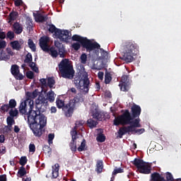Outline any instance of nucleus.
I'll return each mask as SVG.
<instances>
[{
	"label": "nucleus",
	"instance_id": "69168bd1",
	"mask_svg": "<svg viewBox=\"0 0 181 181\" xmlns=\"http://www.w3.org/2000/svg\"><path fill=\"white\" fill-rule=\"evenodd\" d=\"M98 77L99 80L103 81L104 79V72L99 71L98 74Z\"/></svg>",
	"mask_w": 181,
	"mask_h": 181
},
{
	"label": "nucleus",
	"instance_id": "4be33fe9",
	"mask_svg": "<svg viewBox=\"0 0 181 181\" xmlns=\"http://www.w3.org/2000/svg\"><path fill=\"white\" fill-rule=\"evenodd\" d=\"M13 28L16 35H21V33H22V32L23 31L22 25H21V24L18 22L13 23Z\"/></svg>",
	"mask_w": 181,
	"mask_h": 181
},
{
	"label": "nucleus",
	"instance_id": "ddd939ff",
	"mask_svg": "<svg viewBox=\"0 0 181 181\" xmlns=\"http://www.w3.org/2000/svg\"><path fill=\"white\" fill-rule=\"evenodd\" d=\"M71 136V141L69 144L70 149L72 152L77 151V139L78 138V132H70Z\"/></svg>",
	"mask_w": 181,
	"mask_h": 181
},
{
	"label": "nucleus",
	"instance_id": "f03ea898",
	"mask_svg": "<svg viewBox=\"0 0 181 181\" xmlns=\"http://www.w3.org/2000/svg\"><path fill=\"white\" fill-rule=\"evenodd\" d=\"M83 101H84V98H83L81 94H78L66 104H64V100L57 98L56 104L59 110L62 109L65 117H71L74 112V110H77V107H80V103H83Z\"/></svg>",
	"mask_w": 181,
	"mask_h": 181
},
{
	"label": "nucleus",
	"instance_id": "4468645a",
	"mask_svg": "<svg viewBox=\"0 0 181 181\" xmlns=\"http://www.w3.org/2000/svg\"><path fill=\"white\" fill-rule=\"evenodd\" d=\"M141 112H142V109H141V106L138 105H133L131 107V115L134 119H140L139 116L141 115Z\"/></svg>",
	"mask_w": 181,
	"mask_h": 181
},
{
	"label": "nucleus",
	"instance_id": "39448f33",
	"mask_svg": "<svg viewBox=\"0 0 181 181\" xmlns=\"http://www.w3.org/2000/svg\"><path fill=\"white\" fill-rule=\"evenodd\" d=\"M123 112L121 115L115 118L113 121L114 125H134L135 119L132 117L131 112L129 110H122Z\"/></svg>",
	"mask_w": 181,
	"mask_h": 181
},
{
	"label": "nucleus",
	"instance_id": "2eb2a0df",
	"mask_svg": "<svg viewBox=\"0 0 181 181\" xmlns=\"http://www.w3.org/2000/svg\"><path fill=\"white\" fill-rule=\"evenodd\" d=\"M121 90L129 91V76L128 75H123L121 78Z\"/></svg>",
	"mask_w": 181,
	"mask_h": 181
},
{
	"label": "nucleus",
	"instance_id": "c03bdc74",
	"mask_svg": "<svg viewBox=\"0 0 181 181\" xmlns=\"http://www.w3.org/2000/svg\"><path fill=\"white\" fill-rule=\"evenodd\" d=\"M26 77L30 80H33V78H35V74L32 71H28L26 72Z\"/></svg>",
	"mask_w": 181,
	"mask_h": 181
},
{
	"label": "nucleus",
	"instance_id": "72a5a7b5",
	"mask_svg": "<svg viewBox=\"0 0 181 181\" xmlns=\"http://www.w3.org/2000/svg\"><path fill=\"white\" fill-rule=\"evenodd\" d=\"M54 84H56V81H54V77H49L47 78V86H48V87L49 88H53V86H54Z\"/></svg>",
	"mask_w": 181,
	"mask_h": 181
},
{
	"label": "nucleus",
	"instance_id": "e2e57ef3",
	"mask_svg": "<svg viewBox=\"0 0 181 181\" xmlns=\"http://www.w3.org/2000/svg\"><path fill=\"white\" fill-rule=\"evenodd\" d=\"M6 53L8 54V56H13V52H12V49L7 47L6 49Z\"/></svg>",
	"mask_w": 181,
	"mask_h": 181
},
{
	"label": "nucleus",
	"instance_id": "0eeeda50",
	"mask_svg": "<svg viewBox=\"0 0 181 181\" xmlns=\"http://www.w3.org/2000/svg\"><path fill=\"white\" fill-rule=\"evenodd\" d=\"M54 46L55 47H51L50 48L48 47V50H45V52L49 53L53 58H56L57 56H59V57L62 59L66 57V48H64V45L59 41H55Z\"/></svg>",
	"mask_w": 181,
	"mask_h": 181
},
{
	"label": "nucleus",
	"instance_id": "ea45409f",
	"mask_svg": "<svg viewBox=\"0 0 181 181\" xmlns=\"http://www.w3.org/2000/svg\"><path fill=\"white\" fill-rule=\"evenodd\" d=\"M86 150V139H83L81 146L78 148V152H83V151Z\"/></svg>",
	"mask_w": 181,
	"mask_h": 181
},
{
	"label": "nucleus",
	"instance_id": "3c124183",
	"mask_svg": "<svg viewBox=\"0 0 181 181\" xmlns=\"http://www.w3.org/2000/svg\"><path fill=\"white\" fill-rule=\"evenodd\" d=\"M7 39H10V40H12L13 37H15V33L13 31H8L6 34Z\"/></svg>",
	"mask_w": 181,
	"mask_h": 181
},
{
	"label": "nucleus",
	"instance_id": "052dcab7",
	"mask_svg": "<svg viewBox=\"0 0 181 181\" xmlns=\"http://www.w3.org/2000/svg\"><path fill=\"white\" fill-rule=\"evenodd\" d=\"M6 47V41H1L0 42V50L2 49H5Z\"/></svg>",
	"mask_w": 181,
	"mask_h": 181
},
{
	"label": "nucleus",
	"instance_id": "8fccbe9b",
	"mask_svg": "<svg viewBox=\"0 0 181 181\" xmlns=\"http://www.w3.org/2000/svg\"><path fill=\"white\" fill-rule=\"evenodd\" d=\"M53 139H54V134H48V144L49 145H51V144H53Z\"/></svg>",
	"mask_w": 181,
	"mask_h": 181
},
{
	"label": "nucleus",
	"instance_id": "b1692460",
	"mask_svg": "<svg viewBox=\"0 0 181 181\" xmlns=\"http://www.w3.org/2000/svg\"><path fill=\"white\" fill-rule=\"evenodd\" d=\"M11 59V56L8 54L6 51L4 49H0V60L4 61V62H8Z\"/></svg>",
	"mask_w": 181,
	"mask_h": 181
},
{
	"label": "nucleus",
	"instance_id": "a878e982",
	"mask_svg": "<svg viewBox=\"0 0 181 181\" xmlns=\"http://www.w3.org/2000/svg\"><path fill=\"white\" fill-rule=\"evenodd\" d=\"M98 124V122L93 120V119H89L87 120V125L91 129H93V128H95V127H97Z\"/></svg>",
	"mask_w": 181,
	"mask_h": 181
},
{
	"label": "nucleus",
	"instance_id": "6e6d98bb",
	"mask_svg": "<svg viewBox=\"0 0 181 181\" xmlns=\"http://www.w3.org/2000/svg\"><path fill=\"white\" fill-rule=\"evenodd\" d=\"M16 80H23L24 76L23 74H21V72H19L17 75L14 76Z\"/></svg>",
	"mask_w": 181,
	"mask_h": 181
},
{
	"label": "nucleus",
	"instance_id": "cd10ccee",
	"mask_svg": "<svg viewBox=\"0 0 181 181\" xmlns=\"http://www.w3.org/2000/svg\"><path fill=\"white\" fill-rule=\"evenodd\" d=\"M52 177H54V179L57 178V177L59 176V164L57 163L54 165V168H52Z\"/></svg>",
	"mask_w": 181,
	"mask_h": 181
},
{
	"label": "nucleus",
	"instance_id": "13d9d810",
	"mask_svg": "<svg viewBox=\"0 0 181 181\" xmlns=\"http://www.w3.org/2000/svg\"><path fill=\"white\" fill-rule=\"evenodd\" d=\"M41 86H42V87H47V81H46V78H41L40 79Z\"/></svg>",
	"mask_w": 181,
	"mask_h": 181
},
{
	"label": "nucleus",
	"instance_id": "412c9836",
	"mask_svg": "<svg viewBox=\"0 0 181 181\" xmlns=\"http://www.w3.org/2000/svg\"><path fill=\"white\" fill-rule=\"evenodd\" d=\"M93 118L97 121H103L105 118V115L101 112L95 111L93 113Z\"/></svg>",
	"mask_w": 181,
	"mask_h": 181
},
{
	"label": "nucleus",
	"instance_id": "37998d69",
	"mask_svg": "<svg viewBox=\"0 0 181 181\" xmlns=\"http://www.w3.org/2000/svg\"><path fill=\"white\" fill-rule=\"evenodd\" d=\"M19 163L21 166H25V165L28 163V158H26V156H22L20 159Z\"/></svg>",
	"mask_w": 181,
	"mask_h": 181
},
{
	"label": "nucleus",
	"instance_id": "58836bf2",
	"mask_svg": "<svg viewBox=\"0 0 181 181\" xmlns=\"http://www.w3.org/2000/svg\"><path fill=\"white\" fill-rule=\"evenodd\" d=\"M18 114H19V111H18V109H11V110L9 111V115L13 118H15V117H18Z\"/></svg>",
	"mask_w": 181,
	"mask_h": 181
},
{
	"label": "nucleus",
	"instance_id": "603ef678",
	"mask_svg": "<svg viewBox=\"0 0 181 181\" xmlns=\"http://www.w3.org/2000/svg\"><path fill=\"white\" fill-rule=\"evenodd\" d=\"M18 13L16 12H11L9 14V21H15Z\"/></svg>",
	"mask_w": 181,
	"mask_h": 181
},
{
	"label": "nucleus",
	"instance_id": "6e6552de",
	"mask_svg": "<svg viewBox=\"0 0 181 181\" xmlns=\"http://www.w3.org/2000/svg\"><path fill=\"white\" fill-rule=\"evenodd\" d=\"M54 92L51 90L47 93V98L43 95L38 96L37 99L35 100L36 108H44L45 110L48 105L47 101L54 103Z\"/></svg>",
	"mask_w": 181,
	"mask_h": 181
},
{
	"label": "nucleus",
	"instance_id": "f704fd0d",
	"mask_svg": "<svg viewBox=\"0 0 181 181\" xmlns=\"http://www.w3.org/2000/svg\"><path fill=\"white\" fill-rule=\"evenodd\" d=\"M105 135H104V134L103 133H99L98 134V136L96 137V141L98 142H100V143H103V142H105Z\"/></svg>",
	"mask_w": 181,
	"mask_h": 181
},
{
	"label": "nucleus",
	"instance_id": "c85d7f7f",
	"mask_svg": "<svg viewBox=\"0 0 181 181\" xmlns=\"http://www.w3.org/2000/svg\"><path fill=\"white\" fill-rule=\"evenodd\" d=\"M11 71V74H13V76H18V74L20 72L19 66H18L16 64L12 65Z\"/></svg>",
	"mask_w": 181,
	"mask_h": 181
},
{
	"label": "nucleus",
	"instance_id": "864d4df0",
	"mask_svg": "<svg viewBox=\"0 0 181 181\" xmlns=\"http://www.w3.org/2000/svg\"><path fill=\"white\" fill-rule=\"evenodd\" d=\"M11 107H9V105L8 104H6V105H4L1 107V111H4V112H8L9 111V109Z\"/></svg>",
	"mask_w": 181,
	"mask_h": 181
},
{
	"label": "nucleus",
	"instance_id": "bb28decb",
	"mask_svg": "<svg viewBox=\"0 0 181 181\" xmlns=\"http://www.w3.org/2000/svg\"><path fill=\"white\" fill-rule=\"evenodd\" d=\"M83 125H84V121H83V120L77 121L75 123V127L72 129L71 132H77V129H78V128H80V127H83Z\"/></svg>",
	"mask_w": 181,
	"mask_h": 181
},
{
	"label": "nucleus",
	"instance_id": "6ab92c4d",
	"mask_svg": "<svg viewBox=\"0 0 181 181\" xmlns=\"http://www.w3.org/2000/svg\"><path fill=\"white\" fill-rule=\"evenodd\" d=\"M49 19V16L47 15H42V13H38L35 16V21L36 22H40L43 23V22H47Z\"/></svg>",
	"mask_w": 181,
	"mask_h": 181
},
{
	"label": "nucleus",
	"instance_id": "473e14b6",
	"mask_svg": "<svg viewBox=\"0 0 181 181\" xmlns=\"http://www.w3.org/2000/svg\"><path fill=\"white\" fill-rule=\"evenodd\" d=\"M28 47L31 49L32 52H36V45H35V42H33V40L28 39Z\"/></svg>",
	"mask_w": 181,
	"mask_h": 181
},
{
	"label": "nucleus",
	"instance_id": "7ed1b4c3",
	"mask_svg": "<svg viewBox=\"0 0 181 181\" xmlns=\"http://www.w3.org/2000/svg\"><path fill=\"white\" fill-rule=\"evenodd\" d=\"M123 57L122 60L126 63L134 62V56L138 53V45L132 41H126L122 43Z\"/></svg>",
	"mask_w": 181,
	"mask_h": 181
},
{
	"label": "nucleus",
	"instance_id": "e433bc0d",
	"mask_svg": "<svg viewBox=\"0 0 181 181\" xmlns=\"http://www.w3.org/2000/svg\"><path fill=\"white\" fill-rule=\"evenodd\" d=\"M42 150L45 153H47L49 156L52 155V148H50L49 146L44 145L42 147Z\"/></svg>",
	"mask_w": 181,
	"mask_h": 181
},
{
	"label": "nucleus",
	"instance_id": "7c9ffc66",
	"mask_svg": "<svg viewBox=\"0 0 181 181\" xmlns=\"http://www.w3.org/2000/svg\"><path fill=\"white\" fill-rule=\"evenodd\" d=\"M112 80V76L111 75V73L106 71L105 74V83L106 84H110Z\"/></svg>",
	"mask_w": 181,
	"mask_h": 181
},
{
	"label": "nucleus",
	"instance_id": "bf43d9fd",
	"mask_svg": "<svg viewBox=\"0 0 181 181\" xmlns=\"http://www.w3.org/2000/svg\"><path fill=\"white\" fill-rule=\"evenodd\" d=\"M27 28L28 29H32L33 28V23L32 21V19H28V23H27Z\"/></svg>",
	"mask_w": 181,
	"mask_h": 181
},
{
	"label": "nucleus",
	"instance_id": "4c0bfd02",
	"mask_svg": "<svg viewBox=\"0 0 181 181\" xmlns=\"http://www.w3.org/2000/svg\"><path fill=\"white\" fill-rule=\"evenodd\" d=\"M83 38H84V37H81L78 35H74L72 36V40L74 42H78L79 43H81Z\"/></svg>",
	"mask_w": 181,
	"mask_h": 181
},
{
	"label": "nucleus",
	"instance_id": "09e8293b",
	"mask_svg": "<svg viewBox=\"0 0 181 181\" xmlns=\"http://www.w3.org/2000/svg\"><path fill=\"white\" fill-rule=\"evenodd\" d=\"M80 47H81V45L78 42H74L72 44V49H74V50H80Z\"/></svg>",
	"mask_w": 181,
	"mask_h": 181
},
{
	"label": "nucleus",
	"instance_id": "a18cd8bd",
	"mask_svg": "<svg viewBox=\"0 0 181 181\" xmlns=\"http://www.w3.org/2000/svg\"><path fill=\"white\" fill-rule=\"evenodd\" d=\"M8 105L10 107V108H15V107H16V100H15V99H11Z\"/></svg>",
	"mask_w": 181,
	"mask_h": 181
},
{
	"label": "nucleus",
	"instance_id": "c756f323",
	"mask_svg": "<svg viewBox=\"0 0 181 181\" xmlns=\"http://www.w3.org/2000/svg\"><path fill=\"white\" fill-rule=\"evenodd\" d=\"M26 173H28L26 168H25L23 166H21L17 173V176H18V177H23Z\"/></svg>",
	"mask_w": 181,
	"mask_h": 181
},
{
	"label": "nucleus",
	"instance_id": "aec40b11",
	"mask_svg": "<svg viewBox=\"0 0 181 181\" xmlns=\"http://www.w3.org/2000/svg\"><path fill=\"white\" fill-rule=\"evenodd\" d=\"M132 163L136 167V169L139 170V168H141V166L145 163V161L141 158H134L133 161H132Z\"/></svg>",
	"mask_w": 181,
	"mask_h": 181
},
{
	"label": "nucleus",
	"instance_id": "79ce46f5",
	"mask_svg": "<svg viewBox=\"0 0 181 181\" xmlns=\"http://www.w3.org/2000/svg\"><path fill=\"white\" fill-rule=\"evenodd\" d=\"M165 181H175V178H173V175L170 172L165 173Z\"/></svg>",
	"mask_w": 181,
	"mask_h": 181
},
{
	"label": "nucleus",
	"instance_id": "680f3d73",
	"mask_svg": "<svg viewBox=\"0 0 181 181\" xmlns=\"http://www.w3.org/2000/svg\"><path fill=\"white\" fill-rule=\"evenodd\" d=\"M5 37H6V34L5 33V32H3V30L0 28V39H1V40H4Z\"/></svg>",
	"mask_w": 181,
	"mask_h": 181
},
{
	"label": "nucleus",
	"instance_id": "20e7f679",
	"mask_svg": "<svg viewBox=\"0 0 181 181\" xmlns=\"http://www.w3.org/2000/svg\"><path fill=\"white\" fill-rule=\"evenodd\" d=\"M58 67L63 78H69V80H71L74 78L76 71H74V68L73 67V65L70 64L69 59H62L59 64Z\"/></svg>",
	"mask_w": 181,
	"mask_h": 181
},
{
	"label": "nucleus",
	"instance_id": "f3484780",
	"mask_svg": "<svg viewBox=\"0 0 181 181\" xmlns=\"http://www.w3.org/2000/svg\"><path fill=\"white\" fill-rule=\"evenodd\" d=\"M47 43H49V37L44 36L40 39V47H41L43 52L48 50L47 48L49 47V45Z\"/></svg>",
	"mask_w": 181,
	"mask_h": 181
},
{
	"label": "nucleus",
	"instance_id": "a19ab883",
	"mask_svg": "<svg viewBox=\"0 0 181 181\" xmlns=\"http://www.w3.org/2000/svg\"><path fill=\"white\" fill-rule=\"evenodd\" d=\"M132 132H134V134H137L138 135H141V134H144V132H145V129L142 128V129H135L132 128Z\"/></svg>",
	"mask_w": 181,
	"mask_h": 181
},
{
	"label": "nucleus",
	"instance_id": "de8ad7c7",
	"mask_svg": "<svg viewBox=\"0 0 181 181\" xmlns=\"http://www.w3.org/2000/svg\"><path fill=\"white\" fill-rule=\"evenodd\" d=\"M7 121V125H13L15 124V119H13V117L9 116L6 119Z\"/></svg>",
	"mask_w": 181,
	"mask_h": 181
},
{
	"label": "nucleus",
	"instance_id": "2f4dec72",
	"mask_svg": "<svg viewBox=\"0 0 181 181\" xmlns=\"http://www.w3.org/2000/svg\"><path fill=\"white\" fill-rule=\"evenodd\" d=\"M28 64L31 70H33V71H35V73H39V68L36 66V63L33 62V61H31Z\"/></svg>",
	"mask_w": 181,
	"mask_h": 181
},
{
	"label": "nucleus",
	"instance_id": "c9c22d12",
	"mask_svg": "<svg viewBox=\"0 0 181 181\" xmlns=\"http://www.w3.org/2000/svg\"><path fill=\"white\" fill-rule=\"evenodd\" d=\"M30 62H33V57H32V54H30V52H28L25 56L24 63H26V64H28L30 63Z\"/></svg>",
	"mask_w": 181,
	"mask_h": 181
},
{
	"label": "nucleus",
	"instance_id": "f257e3e1",
	"mask_svg": "<svg viewBox=\"0 0 181 181\" xmlns=\"http://www.w3.org/2000/svg\"><path fill=\"white\" fill-rule=\"evenodd\" d=\"M42 111H45V108H37V110L30 109L28 112L24 115V118L27 120L33 134L38 138L42 135V129L46 127V117L40 113Z\"/></svg>",
	"mask_w": 181,
	"mask_h": 181
},
{
	"label": "nucleus",
	"instance_id": "1a4fd4ad",
	"mask_svg": "<svg viewBox=\"0 0 181 181\" xmlns=\"http://www.w3.org/2000/svg\"><path fill=\"white\" fill-rule=\"evenodd\" d=\"M48 30L51 33H54L55 36H57V39H59L61 42H67V40L70 39V33L69 30L57 28L53 24L49 25Z\"/></svg>",
	"mask_w": 181,
	"mask_h": 181
},
{
	"label": "nucleus",
	"instance_id": "338daca9",
	"mask_svg": "<svg viewBox=\"0 0 181 181\" xmlns=\"http://www.w3.org/2000/svg\"><path fill=\"white\" fill-rule=\"evenodd\" d=\"M23 4V1L22 0H16L14 1V4L16 6H21Z\"/></svg>",
	"mask_w": 181,
	"mask_h": 181
},
{
	"label": "nucleus",
	"instance_id": "0e129e2a",
	"mask_svg": "<svg viewBox=\"0 0 181 181\" xmlns=\"http://www.w3.org/2000/svg\"><path fill=\"white\" fill-rule=\"evenodd\" d=\"M5 153H6V147L2 146L1 149L0 148V155H5Z\"/></svg>",
	"mask_w": 181,
	"mask_h": 181
},
{
	"label": "nucleus",
	"instance_id": "dca6fc26",
	"mask_svg": "<svg viewBox=\"0 0 181 181\" xmlns=\"http://www.w3.org/2000/svg\"><path fill=\"white\" fill-rule=\"evenodd\" d=\"M152 170V167H151V164L145 162L141 168H139V172L143 175H149Z\"/></svg>",
	"mask_w": 181,
	"mask_h": 181
},
{
	"label": "nucleus",
	"instance_id": "423d86ee",
	"mask_svg": "<svg viewBox=\"0 0 181 181\" xmlns=\"http://www.w3.org/2000/svg\"><path fill=\"white\" fill-rule=\"evenodd\" d=\"M82 47L83 49H86L87 52H93V50H95V49H98V50H95L96 54H98L100 49V52L105 55L107 56L108 53L107 51L104 50V49L100 48L101 46L98 42H93L91 40H88L87 37H83L82 41L81 42V44Z\"/></svg>",
	"mask_w": 181,
	"mask_h": 181
},
{
	"label": "nucleus",
	"instance_id": "5fc2aeb1",
	"mask_svg": "<svg viewBox=\"0 0 181 181\" xmlns=\"http://www.w3.org/2000/svg\"><path fill=\"white\" fill-rule=\"evenodd\" d=\"M118 173H124V169H122V168H116L112 172L113 175H118Z\"/></svg>",
	"mask_w": 181,
	"mask_h": 181
},
{
	"label": "nucleus",
	"instance_id": "49530a36",
	"mask_svg": "<svg viewBox=\"0 0 181 181\" xmlns=\"http://www.w3.org/2000/svg\"><path fill=\"white\" fill-rule=\"evenodd\" d=\"M81 63H82V64H86V63H87V54L83 53L81 54Z\"/></svg>",
	"mask_w": 181,
	"mask_h": 181
},
{
	"label": "nucleus",
	"instance_id": "a211bd4d",
	"mask_svg": "<svg viewBox=\"0 0 181 181\" xmlns=\"http://www.w3.org/2000/svg\"><path fill=\"white\" fill-rule=\"evenodd\" d=\"M151 181H166L164 177L161 176L159 173H153L151 175Z\"/></svg>",
	"mask_w": 181,
	"mask_h": 181
},
{
	"label": "nucleus",
	"instance_id": "f8f14e48",
	"mask_svg": "<svg viewBox=\"0 0 181 181\" xmlns=\"http://www.w3.org/2000/svg\"><path fill=\"white\" fill-rule=\"evenodd\" d=\"M28 105L29 106V110H33L35 107L33 100L28 99L21 103L19 106V112L21 115H25L28 112Z\"/></svg>",
	"mask_w": 181,
	"mask_h": 181
},
{
	"label": "nucleus",
	"instance_id": "393cba45",
	"mask_svg": "<svg viewBox=\"0 0 181 181\" xmlns=\"http://www.w3.org/2000/svg\"><path fill=\"white\" fill-rule=\"evenodd\" d=\"M13 50H17L19 51L21 49H22V45L19 41L18 40H14L10 43Z\"/></svg>",
	"mask_w": 181,
	"mask_h": 181
},
{
	"label": "nucleus",
	"instance_id": "9d476101",
	"mask_svg": "<svg viewBox=\"0 0 181 181\" xmlns=\"http://www.w3.org/2000/svg\"><path fill=\"white\" fill-rule=\"evenodd\" d=\"M75 81L78 84V88L83 91V93L87 94L90 91V83L88 78V74H84L82 76H79L78 79H76Z\"/></svg>",
	"mask_w": 181,
	"mask_h": 181
},
{
	"label": "nucleus",
	"instance_id": "4d7b16f0",
	"mask_svg": "<svg viewBox=\"0 0 181 181\" xmlns=\"http://www.w3.org/2000/svg\"><path fill=\"white\" fill-rule=\"evenodd\" d=\"M36 151V146L33 144L29 145V152L35 153Z\"/></svg>",
	"mask_w": 181,
	"mask_h": 181
},
{
	"label": "nucleus",
	"instance_id": "774afa93",
	"mask_svg": "<svg viewBox=\"0 0 181 181\" xmlns=\"http://www.w3.org/2000/svg\"><path fill=\"white\" fill-rule=\"evenodd\" d=\"M0 181H6V175H0Z\"/></svg>",
	"mask_w": 181,
	"mask_h": 181
},
{
	"label": "nucleus",
	"instance_id": "9b49d317",
	"mask_svg": "<svg viewBox=\"0 0 181 181\" xmlns=\"http://www.w3.org/2000/svg\"><path fill=\"white\" fill-rule=\"evenodd\" d=\"M141 119H135V121L134 122V124H132L130 126L127 127H121L119 131V138H122L125 134H127V132H132V128H141Z\"/></svg>",
	"mask_w": 181,
	"mask_h": 181
},
{
	"label": "nucleus",
	"instance_id": "5701e85b",
	"mask_svg": "<svg viewBox=\"0 0 181 181\" xmlns=\"http://www.w3.org/2000/svg\"><path fill=\"white\" fill-rule=\"evenodd\" d=\"M103 169H104V163L103 162V160H98L96 162L95 172L97 173H103Z\"/></svg>",
	"mask_w": 181,
	"mask_h": 181
}]
</instances>
